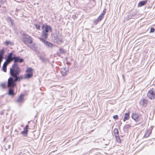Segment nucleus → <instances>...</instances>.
Segmentation results:
<instances>
[{
  "instance_id": "nucleus-1",
  "label": "nucleus",
  "mask_w": 155,
  "mask_h": 155,
  "mask_svg": "<svg viewBox=\"0 0 155 155\" xmlns=\"http://www.w3.org/2000/svg\"><path fill=\"white\" fill-rule=\"evenodd\" d=\"M21 72L20 68L16 64H13L12 67L10 68V73L12 76L8 79V87L13 88L16 85L15 82H20L21 79L23 78L21 76H18Z\"/></svg>"
},
{
  "instance_id": "nucleus-2",
  "label": "nucleus",
  "mask_w": 155,
  "mask_h": 155,
  "mask_svg": "<svg viewBox=\"0 0 155 155\" xmlns=\"http://www.w3.org/2000/svg\"><path fill=\"white\" fill-rule=\"evenodd\" d=\"M23 40L24 42L27 45L31 44L32 41L31 37L28 35L25 34L23 35Z\"/></svg>"
},
{
  "instance_id": "nucleus-3",
  "label": "nucleus",
  "mask_w": 155,
  "mask_h": 155,
  "mask_svg": "<svg viewBox=\"0 0 155 155\" xmlns=\"http://www.w3.org/2000/svg\"><path fill=\"white\" fill-rule=\"evenodd\" d=\"M148 97L150 99L155 98V91L150 90L147 93Z\"/></svg>"
},
{
  "instance_id": "nucleus-4",
  "label": "nucleus",
  "mask_w": 155,
  "mask_h": 155,
  "mask_svg": "<svg viewBox=\"0 0 155 155\" xmlns=\"http://www.w3.org/2000/svg\"><path fill=\"white\" fill-rule=\"evenodd\" d=\"M131 117L136 122L140 121V116L136 113H133L131 116Z\"/></svg>"
},
{
  "instance_id": "nucleus-5",
  "label": "nucleus",
  "mask_w": 155,
  "mask_h": 155,
  "mask_svg": "<svg viewBox=\"0 0 155 155\" xmlns=\"http://www.w3.org/2000/svg\"><path fill=\"white\" fill-rule=\"evenodd\" d=\"M39 38L40 41L43 43L44 45H46L47 47L51 48L52 47V44L49 42L45 41L44 39L42 38Z\"/></svg>"
},
{
  "instance_id": "nucleus-6",
  "label": "nucleus",
  "mask_w": 155,
  "mask_h": 155,
  "mask_svg": "<svg viewBox=\"0 0 155 155\" xmlns=\"http://www.w3.org/2000/svg\"><path fill=\"white\" fill-rule=\"evenodd\" d=\"M12 53H9L7 57V59H6V61H5V63H7V64H9L10 62L12 61L14 59L13 58H12Z\"/></svg>"
},
{
  "instance_id": "nucleus-7",
  "label": "nucleus",
  "mask_w": 155,
  "mask_h": 155,
  "mask_svg": "<svg viewBox=\"0 0 155 155\" xmlns=\"http://www.w3.org/2000/svg\"><path fill=\"white\" fill-rule=\"evenodd\" d=\"M43 31H45V32L48 33L49 31H51V28L50 26L44 25L42 26Z\"/></svg>"
},
{
  "instance_id": "nucleus-8",
  "label": "nucleus",
  "mask_w": 155,
  "mask_h": 155,
  "mask_svg": "<svg viewBox=\"0 0 155 155\" xmlns=\"http://www.w3.org/2000/svg\"><path fill=\"white\" fill-rule=\"evenodd\" d=\"M14 59V63L17 64L16 62H19L20 63H22L24 61V59L22 58H21L20 57H13ZM18 66V65H17Z\"/></svg>"
},
{
  "instance_id": "nucleus-9",
  "label": "nucleus",
  "mask_w": 155,
  "mask_h": 155,
  "mask_svg": "<svg viewBox=\"0 0 155 155\" xmlns=\"http://www.w3.org/2000/svg\"><path fill=\"white\" fill-rule=\"evenodd\" d=\"M68 69L66 68H64L61 69V73L63 76H65L68 72Z\"/></svg>"
},
{
  "instance_id": "nucleus-10",
  "label": "nucleus",
  "mask_w": 155,
  "mask_h": 155,
  "mask_svg": "<svg viewBox=\"0 0 155 155\" xmlns=\"http://www.w3.org/2000/svg\"><path fill=\"white\" fill-rule=\"evenodd\" d=\"M28 45L32 50L36 51L37 50V45L35 44H29Z\"/></svg>"
},
{
  "instance_id": "nucleus-11",
  "label": "nucleus",
  "mask_w": 155,
  "mask_h": 155,
  "mask_svg": "<svg viewBox=\"0 0 155 155\" xmlns=\"http://www.w3.org/2000/svg\"><path fill=\"white\" fill-rule=\"evenodd\" d=\"M24 95L23 94H21L18 97L17 99L16 100V102L18 103H21L23 101V97Z\"/></svg>"
},
{
  "instance_id": "nucleus-12",
  "label": "nucleus",
  "mask_w": 155,
  "mask_h": 155,
  "mask_svg": "<svg viewBox=\"0 0 155 155\" xmlns=\"http://www.w3.org/2000/svg\"><path fill=\"white\" fill-rule=\"evenodd\" d=\"M147 0L139 2L138 4V7H141L144 5L145 4L147 3Z\"/></svg>"
},
{
  "instance_id": "nucleus-13",
  "label": "nucleus",
  "mask_w": 155,
  "mask_h": 155,
  "mask_svg": "<svg viewBox=\"0 0 155 155\" xmlns=\"http://www.w3.org/2000/svg\"><path fill=\"white\" fill-rule=\"evenodd\" d=\"M147 100L145 99H142L140 101V104L143 106H146L147 105Z\"/></svg>"
},
{
  "instance_id": "nucleus-14",
  "label": "nucleus",
  "mask_w": 155,
  "mask_h": 155,
  "mask_svg": "<svg viewBox=\"0 0 155 155\" xmlns=\"http://www.w3.org/2000/svg\"><path fill=\"white\" fill-rule=\"evenodd\" d=\"M130 112H128L125 114L124 116V117L123 119L124 121H125L129 119V118Z\"/></svg>"
},
{
  "instance_id": "nucleus-15",
  "label": "nucleus",
  "mask_w": 155,
  "mask_h": 155,
  "mask_svg": "<svg viewBox=\"0 0 155 155\" xmlns=\"http://www.w3.org/2000/svg\"><path fill=\"white\" fill-rule=\"evenodd\" d=\"M104 14L105 13H104V12L101 13V14L99 16L97 19V20L98 21H101L103 18L104 17Z\"/></svg>"
},
{
  "instance_id": "nucleus-16",
  "label": "nucleus",
  "mask_w": 155,
  "mask_h": 155,
  "mask_svg": "<svg viewBox=\"0 0 155 155\" xmlns=\"http://www.w3.org/2000/svg\"><path fill=\"white\" fill-rule=\"evenodd\" d=\"M48 33L45 32V31H43L42 32V36L45 39H46L48 37Z\"/></svg>"
},
{
  "instance_id": "nucleus-17",
  "label": "nucleus",
  "mask_w": 155,
  "mask_h": 155,
  "mask_svg": "<svg viewBox=\"0 0 155 155\" xmlns=\"http://www.w3.org/2000/svg\"><path fill=\"white\" fill-rule=\"evenodd\" d=\"M8 91V94L10 95H13L14 94L13 88H10Z\"/></svg>"
},
{
  "instance_id": "nucleus-18",
  "label": "nucleus",
  "mask_w": 155,
  "mask_h": 155,
  "mask_svg": "<svg viewBox=\"0 0 155 155\" xmlns=\"http://www.w3.org/2000/svg\"><path fill=\"white\" fill-rule=\"evenodd\" d=\"M32 73H30L25 74V78H29L32 76Z\"/></svg>"
},
{
  "instance_id": "nucleus-19",
  "label": "nucleus",
  "mask_w": 155,
  "mask_h": 155,
  "mask_svg": "<svg viewBox=\"0 0 155 155\" xmlns=\"http://www.w3.org/2000/svg\"><path fill=\"white\" fill-rule=\"evenodd\" d=\"M7 62L5 63V62L3 66V70L5 72H6V71L7 66L8 64H7Z\"/></svg>"
},
{
  "instance_id": "nucleus-20",
  "label": "nucleus",
  "mask_w": 155,
  "mask_h": 155,
  "mask_svg": "<svg viewBox=\"0 0 155 155\" xmlns=\"http://www.w3.org/2000/svg\"><path fill=\"white\" fill-rule=\"evenodd\" d=\"M27 132L28 130L26 128H24L23 130L21 132V134H23L24 136H25L27 134Z\"/></svg>"
},
{
  "instance_id": "nucleus-21",
  "label": "nucleus",
  "mask_w": 155,
  "mask_h": 155,
  "mask_svg": "<svg viewBox=\"0 0 155 155\" xmlns=\"http://www.w3.org/2000/svg\"><path fill=\"white\" fill-rule=\"evenodd\" d=\"M40 59L41 61L44 62H46L48 61L47 59L43 56H40Z\"/></svg>"
},
{
  "instance_id": "nucleus-22",
  "label": "nucleus",
  "mask_w": 155,
  "mask_h": 155,
  "mask_svg": "<svg viewBox=\"0 0 155 155\" xmlns=\"http://www.w3.org/2000/svg\"><path fill=\"white\" fill-rule=\"evenodd\" d=\"M33 69L31 68H28L26 70V72H30V73H32Z\"/></svg>"
},
{
  "instance_id": "nucleus-23",
  "label": "nucleus",
  "mask_w": 155,
  "mask_h": 155,
  "mask_svg": "<svg viewBox=\"0 0 155 155\" xmlns=\"http://www.w3.org/2000/svg\"><path fill=\"white\" fill-rule=\"evenodd\" d=\"M114 132L115 133V135H118V129L117 128H115L114 129Z\"/></svg>"
},
{
  "instance_id": "nucleus-24",
  "label": "nucleus",
  "mask_w": 155,
  "mask_h": 155,
  "mask_svg": "<svg viewBox=\"0 0 155 155\" xmlns=\"http://www.w3.org/2000/svg\"><path fill=\"white\" fill-rule=\"evenodd\" d=\"M116 137V139L118 142H119L120 138L118 135H115Z\"/></svg>"
},
{
  "instance_id": "nucleus-25",
  "label": "nucleus",
  "mask_w": 155,
  "mask_h": 155,
  "mask_svg": "<svg viewBox=\"0 0 155 155\" xmlns=\"http://www.w3.org/2000/svg\"><path fill=\"white\" fill-rule=\"evenodd\" d=\"M6 2V0H0V4L1 5L4 4Z\"/></svg>"
},
{
  "instance_id": "nucleus-26",
  "label": "nucleus",
  "mask_w": 155,
  "mask_h": 155,
  "mask_svg": "<svg viewBox=\"0 0 155 155\" xmlns=\"http://www.w3.org/2000/svg\"><path fill=\"white\" fill-rule=\"evenodd\" d=\"M154 31H155V29H154V28H150V33H153V32H154Z\"/></svg>"
},
{
  "instance_id": "nucleus-27",
  "label": "nucleus",
  "mask_w": 155,
  "mask_h": 155,
  "mask_svg": "<svg viewBox=\"0 0 155 155\" xmlns=\"http://www.w3.org/2000/svg\"><path fill=\"white\" fill-rule=\"evenodd\" d=\"M1 86L3 88H5V84L4 83H2V84H1Z\"/></svg>"
},
{
  "instance_id": "nucleus-28",
  "label": "nucleus",
  "mask_w": 155,
  "mask_h": 155,
  "mask_svg": "<svg viewBox=\"0 0 155 155\" xmlns=\"http://www.w3.org/2000/svg\"><path fill=\"white\" fill-rule=\"evenodd\" d=\"M10 43V41H7L5 42V44L6 45H8Z\"/></svg>"
},
{
  "instance_id": "nucleus-29",
  "label": "nucleus",
  "mask_w": 155,
  "mask_h": 155,
  "mask_svg": "<svg viewBox=\"0 0 155 155\" xmlns=\"http://www.w3.org/2000/svg\"><path fill=\"white\" fill-rule=\"evenodd\" d=\"M35 26L36 27V28L38 30H39L40 29V27L37 24L35 25Z\"/></svg>"
},
{
  "instance_id": "nucleus-30",
  "label": "nucleus",
  "mask_w": 155,
  "mask_h": 155,
  "mask_svg": "<svg viewBox=\"0 0 155 155\" xmlns=\"http://www.w3.org/2000/svg\"><path fill=\"white\" fill-rule=\"evenodd\" d=\"M113 117L115 119H118V116L117 115H114L113 116Z\"/></svg>"
},
{
  "instance_id": "nucleus-31",
  "label": "nucleus",
  "mask_w": 155,
  "mask_h": 155,
  "mask_svg": "<svg viewBox=\"0 0 155 155\" xmlns=\"http://www.w3.org/2000/svg\"><path fill=\"white\" fill-rule=\"evenodd\" d=\"M28 125H26V126H25V127L24 128H26L28 130Z\"/></svg>"
},
{
  "instance_id": "nucleus-32",
  "label": "nucleus",
  "mask_w": 155,
  "mask_h": 155,
  "mask_svg": "<svg viewBox=\"0 0 155 155\" xmlns=\"http://www.w3.org/2000/svg\"><path fill=\"white\" fill-rule=\"evenodd\" d=\"M3 114V112L2 111H1L0 112V114L2 115Z\"/></svg>"
},
{
  "instance_id": "nucleus-33",
  "label": "nucleus",
  "mask_w": 155,
  "mask_h": 155,
  "mask_svg": "<svg viewBox=\"0 0 155 155\" xmlns=\"http://www.w3.org/2000/svg\"><path fill=\"white\" fill-rule=\"evenodd\" d=\"M122 77H123V78L124 79V81H125V79H124V75H122Z\"/></svg>"
},
{
  "instance_id": "nucleus-34",
  "label": "nucleus",
  "mask_w": 155,
  "mask_h": 155,
  "mask_svg": "<svg viewBox=\"0 0 155 155\" xmlns=\"http://www.w3.org/2000/svg\"><path fill=\"white\" fill-rule=\"evenodd\" d=\"M62 52H63V51L62 50H61L60 51L61 53Z\"/></svg>"
},
{
  "instance_id": "nucleus-35",
  "label": "nucleus",
  "mask_w": 155,
  "mask_h": 155,
  "mask_svg": "<svg viewBox=\"0 0 155 155\" xmlns=\"http://www.w3.org/2000/svg\"><path fill=\"white\" fill-rule=\"evenodd\" d=\"M145 136H147V133H146L145 134Z\"/></svg>"
},
{
  "instance_id": "nucleus-36",
  "label": "nucleus",
  "mask_w": 155,
  "mask_h": 155,
  "mask_svg": "<svg viewBox=\"0 0 155 155\" xmlns=\"http://www.w3.org/2000/svg\"><path fill=\"white\" fill-rule=\"evenodd\" d=\"M75 16L74 15L73 16V18H74Z\"/></svg>"
},
{
  "instance_id": "nucleus-37",
  "label": "nucleus",
  "mask_w": 155,
  "mask_h": 155,
  "mask_svg": "<svg viewBox=\"0 0 155 155\" xmlns=\"http://www.w3.org/2000/svg\"><path fill=\"white\" fill-rule=\"evenodd\" d=\"M75 16L74 15L73 16V18H74Z\"/></svg>"
},
{
  "instance_id": "nucleus-38",
  "label": "nucleus",
  "mask_w": 155,
  "mask_h": 155,
  "mask_svg": "<svg viewBox=\"0 0 155 155\" xmlns=\"http://www.w3.org/2000/svg\"><path fill=\"white\" fill-rule=\"evenodd\" d=\"M1 5L0 4V7H1Z\"/></svg>"
}]
</instances>
